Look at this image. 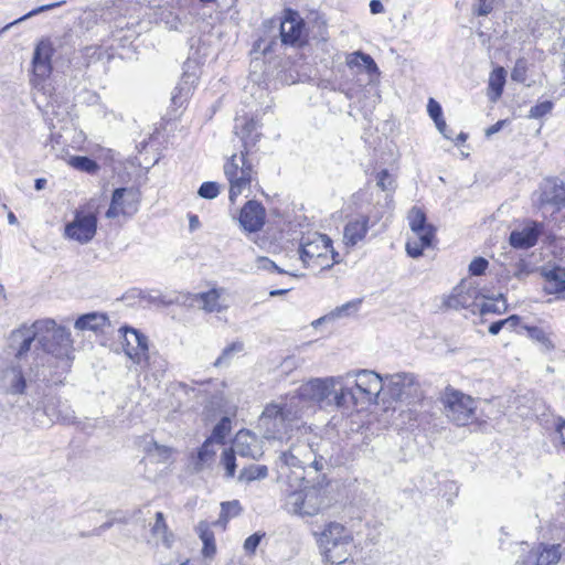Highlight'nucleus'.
<instances>
[{
	"label": "nucleus",
	"instance_id": "nucleus-1",
	"mask_svg": "<svg viewBox=\"0 0 565 565\" xmlns=\"http://www.w3.org/2000/svg\"><path fill=\"white\" fill-rule=\"evenodd\" d=\"M260 125L254 117L239 116L235 118L234 134L238 138L239 153H234L224 163V174L230 183L228 199L232 203L248 188L253 181H257L255 166L259 162L258 147L263 134Z\"/></svg>",
	"mask_w": 565,
	"mask_h": 565
},
{
	"label": "nucleus",
	"instance_id": "nucleus-2",
	"mask_svg": "<svg viewBox=\"0 0 565 565\" xmlns=\"http://www.w3.org/2000/svg\"><path fill=\"white\" fill-rule=\"evenodd\" d=\"M342 377L339 392L334 395L338 411L342 414L365 409L375 403L381 392L384 391L383 377L374 371H350Z\"/></svg>",
	"mask_w": 565,
	"mask_h": 565
},
{
	"label": "nucleus",
	"instance_id": "nucleus-3",
	"mask_svg": "<svg viewBox=\"0 0 565 565\" xmlns=\"http://www.w3.org/2000/svg\"><path fill=\"white\" fill-rule=\"evenodd\" d=\"M342 376L315 377L301 384L294 394L288 395L289 401L305 415L308 411H315L318 406L321 409L329 407L338 409L334 401L335 387L341 385Z\"/></svg>",
	"mask_w": 565,
	"mask_h": 565
},
{
	"label": "nucleus",
	"instance_id": "nucleus-4",
	"mask_svg": "<svg viewBox=\"0 0 565 565\" xmlns=\"http://www.w3.org/2000/svg\"><path fill=\"white\" fill-rule=\"evenodd\" d=\"M316 536L326 562L331 565H352L348 563L353 548V534L350 529L339 522H329Z\"/></svg>",
	"mask_w": 565,
	"mask_h": 565
},
{
	"label": "nucleus",
	"instance_id": "nucleus-5",
	"mask_svg": "<svg viewBox=\"0 0 565 565\" xmlns=\"http://www.w3.org/2000/svg\"><path fill=\"white\" fill-rule=\"evenodd\" d=\"M302 416L299 408L286 397L280 403L268 404L259 417L258 425L265 438L281 440L288 437Z\"/></svg>",
	"mask_w": 565,
	"mask_h": 565
},
{
	"label": "nucleus",
	"instance_id": "nucleus-6",
	"mask_svg": "<svg viewBox=\"0 0 565 565\" xmlns=\"http://www.w3.org/2000/svg\"><path fill=\"white\" fill-rule=\"evenodd\" d=\"M299 255L306 267L329 269L340 263V255L333 248V242L327 234L315 233L312 237H302Z\"/></svg>",
	"mask_w": 565,
	"mask_h": 565
},
{
	"label": "nucleus",
	"instance_id": "nucleus-7",
	"mask_svg": "<svg viewBox=\"0 0 565 565\" xmlns=\"http://www.w3.org/2000/svg\"><path fill=\"white\" fill-rule=\"evenodd\" d=\"M53 327V319H41L13 330L9 337V348L14 352V358L20 363L29 362L30 356L33 359L40 352V333Z\"/></svg>",
	"mask_w": 565,
	"mask_h": 565
},
{
	"label": "nucleus",
	"instance_id": "nucleus-8",
	"mask_svg": "<svg viewBox=\"0 0 565 565\" xmlns=\"http://www.w3.org/2000/svg\"><path fill=\"white\" fill-rule=\"evenodd\" d=\"M40 338V352L34 358L40 361H53L57 358L74 359L73 339L70 330L58 327L54 321V327L42 331Z\"/></svg>",
	"mask_w": 565,
	"mask_h": 565
},
{
	"label": "nucleus",
	"instance_id": "nucleus-9",
	"mask_svg": "<svg viewBox=\"0 0 565 565\" xmlns=\"http://www.w3.org/2000/svg\"><path fill=\"white\" fill-rule=\"evenodd\" d=\"M440 399L446 416L457 426H466L473 419L476 402L471 396L447 386Z\"/></svg>",
	"mask_w": 565,
	"mask_h": 565
},
{
	"label": "nucleus",
	"instance_id": "nucleus-10",
	"mask_svg": "<svg viewBox=\"0 0 565 565\" xmlns=\"http://www.w3.org/2000/svg\"><path fill=\"white\" fill-rule=\"evenodd\" d=\"M324 505L323 489L317 486H306L298 491H292L286 500L288 512L299 516L317 515Z\"/></svg>",
	"mask_w": 565,
	"mask_h": 565
},
{
	"label": "nucleus",
	"instance_id": "nucleus-11",
	"mask_svg": "<svg viewBox=\"0 0 565 565\" xmlns=\"http://www.w3.org/2000/svg\"><path fill=\"white\" fill-rule=\"evenodd\" d=\"M73 360L71 358H57L53 361H40L33 358L26 373L30 380L42 382L46 385H61L71 371Z\"/></svg>",
	"mask_w": 565,
	"mask_h": 565
},
{
	"label": "nucleus",
	"instance_id": "nucleus-12",
	"mask_svg": "<svg viewBox=\"0 0 565 565\" xmlns=\"http://www.w3.org/2000/svg\"><path fill=\"white\" fill-rule=\"evenodd\" d=\"M264 25L278 26L280 41L285 46L300 47L306 43L305 21L294 9H285L282 19L268 20Z\"/></svg>",
	"mask_w": 565,
	"mask_h": 565
},
{
	"label": "nucleus",
	"instance_id": "nucleus-13",
	"mask_svg": "<svg viewBox=\"0 0 565 565\" xmlns=\"http://www.w3.org/2000/svg\"><path fill=\"white\" fill-rule=\"evenodd\" d=\"M384 390L394 401L414 404L423 398V391L413 373H395L383 377Z\"/></svg>",
	"mask_w": 565,
	"mask_h": 565
},
{
	"label": "nucleus",
	"instance_id": "nucleus-14",
	"mask_svg": "<svg viewBox=\"0 0 565 565\" xmlns=\"http://www.w3.org/2000/svg\"><path fill=\"white\" fill-rule=\"evenodd\" d=\"M53 44L49 40H41L33 52L32 78L34 88L45 92V82L52 73Z\"/></svg>",
	"mask_w": 565,
	"mask_h": 565
},
{
	"label": "nucleus",
	"instance_id": "nucleus-15",
	"mask_svg": "<svg viewBox=\"0 0 565 565\" xmlns=\"http://www.w3.org/2000/svg\"><path fill=\"white\" fill-rule=\"evenodd\" d=\"M42 413L50 425L58 423L62 425H79L75 413L67 402L56 395H44L43 399L36 406L34 415Z\"/></svg>",
	"mask_w": 565,
	"mask_h": 565
},
{
	"label": "nucleus",
	"instance_id": "nucleus-16",
	"mask_svg": "<svg viewBox=\"0 0 565 565\" xmlns=\"http://www.w3.org/2000/svg\"><path fill=\"white\" fill-rule=\"evenodd\" d=\"M200 64L201 62L194 56H189L183 63L181 79L175 86L171 97V102L174 106L181 107L192 94V90L199 81Z\"/></svg>",
	"mask_w": 565,
	"mask_h": 565
},
{
	"label": "nucleus",
	"instance_id": "nucleus-17",
	"mask_svg": "<svg viewBox=\"0 0 565 565\" xmlns=\"http://www.w3.org/2000/svg\"><path fill=\"white\" fill-rule=\"evenodd\" d=\"M139 192L134 188H117L114 190L106 217L115 218L119 215L131 216L138 211Z\"/></svg>",
	"mask_w": 565,
	"mask_h": 565
},
{
	"label": "nucleus",
	"instance_id": "nucleus-18",
	"mask_svg": "<svg viewBox=\"0 0 565 565\" xmlns=\"http://www.w3.org/2000/svg\"><path fill=\"white\" fill-rule=\"evenodd\" d=\"M97 231V216L94 213L76 212L74 220L65 225L64 234L67 238L81 244L90 242Z\"/></svg>",
	"mask_w": 565,
	"mask_h": 565
},
{
	"label": "nucleus",
	"instance_id": "nucleus-19",
	"mask_svg": "<svg viewBox=\"0 0 565 565\" xmlns=\"http://www.w3.org/2000/svg\"><path fill=\"white\" fill-rule=\"evenodd\" d=\"M237 221L241 230L247 234L258 233L266 223V209L257 200H248L239 210Z\"/></svg>",
	"mask_w": 565,
	"mask_h": 565
},
{
	"label": "nucleus",
	"instance_id": "nucleus-20",
	"mask_svg": "<svg viewBox=\"0 0 565 565\" xmlns=\"http://www.w3.org/2000/svg\"><path fill=\"white\" fill-rule=\"evenodd\" d=\"M539 207L552 214L565 207V184L558 179H547L541 186Z\"/></svg>",
	"mask_w": 565,
	"mask_h": 565
},
{
	"label": "nucleus",
	"instance_id": "nucleus-21",
	"mask_svg": "<svg viewBox=\"0 0 565 565\" xmlns=\"http://www.w3.org/2000/svg\"><path fill=\"white\" fill-rule=\"evenodd\" d=\"M119 332L124 338L122 347L126 355L135 364L141 365V360L149 349L148 338L141 331L129 326H122Z\"/></svg>",
	"mask_w": 565,
	"mask_h": 565
},
{
	"label": "nucleus",
	"instance_id": "nucleus-22",
	"mask_svg": "<svg viewBox=\"0 0 565 565\" xmlns=\"http://www.w3.org/2000/svg\"><path fill=\"white\" fill-rule=\"evenodd\" d=\"M561 544H544L531 548L521 559L523 565H556L561 559Z\"/></svg>",
	"mask_w": 565,
	"mask_h": 565
},
{
	"label": "nucleus",
	"instance_id": "nucleus-23",
	"mask_svg": "<svg viewBox=\"0 0 565 565\" xmlns=\"http://www.w3.org/2000/svg\"><path fill=\"white\" fill-rule=\"evenodd\" d=\"M233 449L241 457L258 459L263 456V447L258 437L247 429H241L234 440Z\"/></svg>",
	"mask_w": 565,
	"mask_h": 565
},
{
	"label": "nucleus",
	"instance_id": "nucleus-24",
	"mask_svg": "<svg viewBox=\"0 0 565 565\" xmlns=\"http://www.w3.org/2000/svg\"><path fill=\"white\" fill-rule=\"evenodd\" d=\"M543 228L544 226L542 223L534 221L521 231H512L509 236V243L513 248L529 249L536 245L543 233Z\"/></svg>",
	"mask_w": 565,
	"mask_h": 565
},
{
	"label": "nucleus",
	"instance_id": "nucleus-25",
	"mask_svg": "<svg viewBox=\"0 0 565 565\" xmlns=\"http://www.w3.org/2000/svg\"><path fill=\"white\" fill-rule=\"evenodd\" d=\"M345 63L352 71L356 70V72H365L370 82H373L380 76V70L374 58L362 51H355L348 54Z\"/></svg>",
	"mask_w": 565,
	"mask_h": 565
},
{
	"label": "nucleus",
	"instance_id": "nucleus-26",
	"mask_svg": "<svg viewBox=\"0 0 565 565\" xmlns=\"http://www.w3.org/2000/svg\"><path fill=\"white\" fill-rule=\"evenodd\" d=\"M74 327L79 331L104 332L105 328L110 327V321L106 313L93 311L81 315L75 320Z\"/></svg>",
	"mask_w": 565,
	"mask_h": 565
},
{
	"label": "nucleus",
	"instance_id": "nucleus-27",
	"mask_svg": "<svg viewBox=\"0 0 565 565\" xmlns=\"http://www.w3.org/2000/svg\"><path fill=\"white\" fill-rule=\"evenodd\" d=\"M369 216H360L349 221L343 231L345 245L354 246L362 241L369 231Z\"/></svg>",
	"mask_w": 565,
	"mask_h": 565
},
{
	"label": "nucleus",
	"instance_id": "nucleus-28",
	"mask_svg": "<svg viewBox=\"0 0 565 565\" xmlns=\"http://www.w3.org/2000/svg\"><path fill=\"white\" fill-rule=\"evenodd\" d=\"M141 370L151 374L154 380L163 377L168 369V361L157 351H147L141 360Z\"/></svg>",
	"mask_w": 565,
	"mask_h": 565
},
{
	"label": "nucleus",
	"instance_id": "nucleus-29",
	"mask_svg": "<svg viewBox=\"0 0 565 565\" xmlns=\"http://www.w3.org/2000/svg\"><path fill=\"white\" fill-rule=\"evenodd\" d=\"M545 278L544 291L548 295H556L565 292V268L555 266L552 269L544 271Z\"/></svg>",
	"mask_w": 565,
	"mask_h": 565
},
{
	"label": "nucleus",
	"instance_id": "nucleus-30",
	"mask_svg": "<svg viewBox=\"0 0 565 565\" xmlns=\"http://www.w3.org/2000/svg\"><path fill=\"white\" fill-rule=\"evenodd\" d=\"M195 532L203 543L202 555L205 558H212L216 553V544L211 524L206 521H200L195 526Z\"/></svg>",
	"mask_w": 565,
	"mask_h": 565
},
{
	"label": "nucleus",
	"instance_id": "nucleus-31",
	"mask_svg": "<svg viewBox=\"0 0 565 565\" xmlns=\"http://www.w3.org/2000/svg\"><path fill=\"white\" fill-rule=\"evenodd\" d=\"M478 290L472 287L466 288L463 284L458 285L449 298V306L454 308H468L473 303Z\"/></svg>",
	"mask_w": 565,
	"mask_h": 565
},
{
	"label": "nucleus",
	"instance_id": "nucleus-32",
	"mask_svg": "<svg viewBox=\"0 0 565 565\" xmlns=\"http://www.w3.org/2000/svg\"><path fill=\"white\" fill-rule=\"evenodd\" d=\"M306 444L292 446L289 450L282 451L280 455V460L284 465L288 467L295 468H306L307 467V457H305Z\"/></svg>",
	"mask_w": 565,
	"mask_h": 565
},
{
	"label": "nucleus",
	"instance_id": "nucleus-33",
	"mask_svg": "<svg viewBox=\"0 0 565 565\" xmlns=\"http://www.w3.org/2000/svg\"><path fill=\"white\" fill-rule=\"evenodd\" d=\"M324 445V443H321L317 445L306 444L305 446V457H307L308 461L307 467L313 468L315 471H322L329 466L327 458L320 454Z\"/></svg>",
	"mask_w": 565,
	"mask_h": 565
},
{
	"label": "nucleus",
	"instance_id": "nucleus-34",
	"mask_svg": "<svg viewBox=\"0 0 565 565\" xmlns=\"http://www.w3.org/2000/svg\"><path fill=\"white\" fill-rule=\"evenodd\" d=\"M361 303H362L361 299H353L351 301H348V302L337 307L329 315H326V316L317 319L313 322V326L317 327L318 324H321L324 321L334 320L337 318H342V317H349L353 313H356L360 309Z\"/></svg>",
	"mask_w": 565,
	"mask_h": 565
},
{
	"label": "nucleus",
	"instance_id": "nucleus-35",
	"mask_svg": "<svg viewBox=\"0 0 565 565\" xmlns=\"http://www.w3.org/2000/svg\"><path fill=\"white\" fill-rule=\"evenodd\" d=\"M409 227L416 233V235H423L424 233L431 231L433 236H435L436 228L427 223V217L424 211L418 207H413L409 213Z\"/></svg>",
	"mask_w": 565,
	"mask_h": 565
},
{
	"label": "nucleus",
	"instance_id": "nucleus-36",
	"mask_svg": "<svg viewBox=\"0 0 565 565\" xmlns=\"http://www.w3.org/2000/svg\"><path fill=\"white\" fill-rule=\"evenodd\" d=\"M218 298H220V295L215 289L195 294V295H192L189 297V299L191 300V305L196 302L206 312L218 311Z\"/></svg>",
	"mask_w": 565,
	"mask_h": 565
},
{
	"label": "nucleus",
	"instance_id": "nucleus-37",
	"mask_svg": "<svg viewBox=\"0 0 565 565\" xmlns=\"http://www.w3.org/2000/svg\"><path fill=\"white\" fill-rule=\"evenodd\" d=\"M418 242H407L406 243V253L412 258H418L423 255L425 248L431 246L435 236H433L431 231L424 233L423 235H417Z\"/></svg>",
	"mask_w": 565,
	"mask_h": 565
},
{
	"label": "nucleus",
	"instance_id": "nucleus-38",
	"mask_svg": "<svg viewBox=\"0 0 565 565\" xmlns=\"http://www.w3.org/2000/svg\"><path fill=\"white\" fill-rule=\"evenodd\" d=\"M9 386L8 391L11 394H23L26 388V377L22 365L13 366L8 374Z\"/></svg>",
	"mask_w": 565,
	"mask_h": 565
},
{
	"label": "nucleus",
	"instance_id": "nucleus-39",
	"mask_svg": "<svg viewBox=\"0 0 565 565\" xmlns=\"http://www.w3.org/2000/svg\"><path fill=\"white\" fill-rule=\"evenodd\" d=\"M67 163L75 170L88 174H96L99 171V164L87 156H71Z\"/></svg>",
	"mask_w": 565,
	"mask_h": 565
},
{
	"label": "nucleus",
	"instance_id": "nucleus-40",
	"mask_svg": "<svg viewBox=\"0 0 565 565\" xmlns=\"http://www.w3.org/2000/svg\"><path fill=\"white\" fill-rule=\"evenodd\" d=\"M507 81V71L502 66L495 67L489 77V88L494 94V98L502 95Z\"/></svg>",
	"mask_w": 565,
	"mask_h": 565
},
{
	"label": "nucleus",
	"instance_id": "nucleus-41",
	"mask_svg": "<svg viewBox=\"0 0 565 565\" xmlns=\"http://www.w3.org/2000/svg\"><path fill=\"white\" fill-rule=\"evenodd\" d=\"M232 429V420L228 416H223L213 427L211 435L207 437L213 443L224 444L227 435Z\"/></svg>",
	"mask_w": 565,
	"mask_h": 565
},
{
	"label": "nucleus",
	"instance_id": "nucleus-42",
	"mask_svg": "<svg viewBox=\"0 0 565 565\" xmlns=\"http://www.w3.org/2000/svg\"><path fill=\"white\" fill-rule=\"evenodd\" d=\"M242 505L238 500L225 501L221 503V513L216 524H226L231 518L239 515Z\"/></svg>",
	"mask_w": 565,
	"mask_h": 565
},
{
	"label": "nucleus",
	"instance_id": "nucleus-43",
	"mask_svg": "<svg viewBox=\"0 0 565 565\" xmlns=\"http://www.w3.org/2000/svg\"><path fill=\"white\" fill-rule=\"evenodd\" d=\"M213 441L206 438L204 443L198 448L196 459H195V468L198 470L202 469L203 465L213 458L215 455V450L213 449Z\"/></svg>",
	"mask_w": 565,
	"mask_h": 565
},
{
	"label": "nucleus",
	"instance_id": "nucleus-44",
	"mask_svg": "<svg viewBox=\"0 0 565 565\" xmlns=\"http://www.w3.org/2000/svg\"><path fill=\"white\" fill-rule=\"evenodd\" d=\"M65 2L64 1H58V2H53V3H49V4H43V6H40V7H36L34 9H32L31 11H29L28 13H25L24 15L20 17L19 19L14 20L13 22L7 24L1 31L0 33L9 30L12 25L14 24H18L22 21H25L32 17H35L42 12H45V11H50V10H53L55 8H58L61 7L62 4H64Z\"/></svg>",
	"mask_w": 565,
	"mask_h": 565
},
{
	"label": "nucleus",
	"instance_id": "nucleus-45",
	"mask_svg": "<svg viewBox=\"0 0 565 565\" xmlns=\"http://www.w3.org/2000/svg\"><path fill=\"white\" fill-rule=\"evenodd\" d=\"M268 468L264 465H250L241 471L239 479L246 481H255L266 478Z\"/></svg>",
	"mask_w": 565,
	"mask_h": 565
},
{
	"label": "nucleus",
	"instance_id": "nucleus-46",
	"mask_svg": "<svg viewBox=\"0 0 565 565\" xmlns=\"http://www.w3.org/2000/svg\"><path fill=\"white\" fill-rule=\"evenodd\" d=\"M151 531L154 535L161 534L163 537V543L168 547L171 546V541H170L169 536H172V534L169 532V527L166 522L164 514L162 512L156 513V522H154Z\"/></svg>",
	"mask_w": 565,
	"mask_h": 565
},
{
	"label": "nucleus",
	"instance_id": "nucleus-47",
	"mask_svg": "<svg viewBox=\"0 0 565 565\" xmlns=\"http://www.w3.org/2000/svg\"><path fill=\"white\" fill-rule=\"evenodd\" d=\"M105 51L98 45H89L79 52V57L84 61V66L88 67L92 63L99 61Z\"/></svg>",
	"mask_w": 565,
	"mask_h": 565
},
{
	"label": "nucleus",
	"instance_id": "nucleus-48",
	"mask_svg": "<svg viewBox=\"0 0 565 565\" xmlns=\"http://www.w3.org/2000/svg\"><path fill=\"white\" fill-rule=\"evenodd\" d=\"M236 455H237V452L233 448L225 449L222 452L221 463L225 469V475L227 478H233L235 476V471H236V467H237L236 466Z\"/></svg>",
	"mask_w": 565,
	"mask_h": 565
},
{
	"label": "nucleus",
	"instance_id": "nucleus-49",
	"mask_svg": "<svg viewBox=\"0 0 565 565\" xmlns=\"http://www.w3.org/2000/svg\"><path fill=\"white\" fill-rule=\"evenodd\" d=\"M244 345L242 342H233L223 349L221 355L214 362L215 366L227 365L233 355L243 350Z\"/></svg>",
	"mask_w": 565,
	"mask_h": 565
},
{
	"label": "nucleus",
	"instance_id": "nucleus-50",
	"mask_svg": "<svg viewBox=\"0 0 565 565\" xmlns=\"http://www.w3.org/2000/svg\"><path fill=\"white\" fill-rule=\"evenodd\" d=\"M220 192L221 185L217 182L205 181L200 185L198 195L205 200H213L218 196Z\"/></svg>",
	"mask_w": 565,
	"mask_h": 565
},
{
	"label": "nucleus",
	"instance_id": "nucleus-51",
	"mask_svg": "<svg viewBox=\"0 0 565 565\" xmlns=\"http://www.w3.org/2000/svg\"><path fill=\"white\" fill-rule=\"evenodd\" d=\"M527 76V61L520 57L515 61L514 67L511 71V79L518 83H524Z\"/></svg>",
	"mask_w": 565,
	"mask_h": 565
},
{
	"label": "nucleus",
	"instance_id": "nucleus-52",
	"mask_svg": "<svg viewBox=\"0 0 565 565\" xmlns=\"http://www.w3.org/2000/svg\"><path fill=\"white\" fill-rule=\"evenodd\" d=\"M529 337L540 343H542L546 349H552L554 345L552 344V341L550 340L548 335L545 333V331L536 326L532 327H525Z\"/></svg>",
	"mask_w": 565,
	"mask_h": 565
},
{
	"label": "nucleus",
	"instance_id": "nucleus-53",
	"mask_svg": "<svg viewBox=\"0 0 565 565\" xmlns=\"http://www.w3.org/2000/svg\"><path fill=\"white\" fill-rule=\"evenodd\" d=\"M553 107L554 103L552 100L540 102L535 104L533 107H531L529 117L534 119L542 118L548 113H551Z\"/></svg>",
	"mask_w": 565,
	"mask_h": 565
},
{
	"label": "nucleus",
	"instance_id": "nucleus-54",
	"mask_svg": "<svg viewBox=\"0 0 565 565\" xmlns=\"http://www.w3.org/2000/svg\"><path fill=\"white\" fill-rule=\"evenodd\" d=\"M376 185L382 191H393L394 190V179L390 174L387 169H382L376 173Z\"/></svg>",
	"mask_w": 565,
	"mask_h": 565
},
{
	"label": "nucleus",
	"instance_id": "nucleus-55",
	"mask_svg": "<svg viewBox=\"0 0 565 565\" xmlns=\"http://www.w3.org/2000/svg\"><path fill=\"white\" fill-rule=\"evenodd\" d=\"M495 300H502V308H500L495 303L483 302V303H481L480 309H479L480 313L483 316V315H488V313H499L500 315V313L504 312L508 308L504 296L502 294H500Z\"/></svg>",
	"mask_w": 565,
	"mask_h": 565
},
{
	"label": "nucleus",
	"instance_id": "nucleus-56",
	"mask_svg": "<svg viewBox=\"0 0 565 565\" xmlns=\"http://www.w3.org/2000/svg\"><path fill=\"white\" fill-rule=\"evenodd\" d=\"M489 262L481 256L475 257L469 264V274L471 276H481L486 273Z\"/></svg>",
	"mask_w": 565,
	"mask_h": 565
},
{
	"label": "nucleus",
	"instance_id": "nucleus-57",
	"mask_svg": "<svg viewBox=\"0 0 565 565\" xmlns=\"http://www.w3.org/2000/svg\"><path fill=\"white\" fill-rule=\"evenodd\" d=\"M265 536V533L255 532L249 535L244 542V550L247 554H254L259 546L262 539Z\"/></svg>",
	"mask_w": 565,
	"mask_h": 565
},
{
	"label": "nucleus",
	"instance_id": "nucleus-58",
	"mask_svg": "<svg viewBox=\"0 0 565 565\" xmlns=\"http://www.w3.org/2000/svg\"><path fill=\"white\" fill-rule=\"evenodd\" d=\"M427 111L429 117L434 120L436 124L437 121H441L444 119L443 117V108L440 104L435 100L434 98H429L427 104Z\"/></svg>",
	"mask_w": 565,
	"mask_h": 565
},
{
	"label": "nucleus",
	"instance_id": "nucleus-59",
	"mask_svg": "<svg viewBox=\"0 0 565 565\" xmlns=\"http://www.w3.org/2000/svg\"><path fill=\"white\" fill-rule=\"evenodd\" d=\"M493 10V0H477L473 6V13L478 17H486Z\"/></svg>",
	"mask_w": 565,
	"mask_h": 565
},
{
	"label": "nucleus",
	"instance_id": "nucleus-60",
	"mask_svg": "<svg viewBox=\"0 0 565 565\" xmlns=\"http://www.w3.org/2000/svg\"><path fill=\"white\" fill-rule=\"evenodd\" d=\"M275 40H270L269 42L266 43V41L264 39H259L257 40L255 43H254V50L255 51H262L264 55L268 54V53H271L274 51V44H275Z\"/></svg>",
	"mask_w": 565,
	"mask_h": 565
},
{
	"label": "nucleus",
	"instance_id": "nucleus-61",
	"mask_svg": "<svg viewBox=\"0 0 565 565\" xmlns=\"http://www.w3.org/2000/svg\"><path fill=\"white\" fill-rule=\"evenodd\" d=\"M147 299L150 303H153L156 306H161V307H169L178 301V300H173V299H167L164 296H162L160 294H158L156 296L149 295Z\"/></svg>",
	"mask_w": 565,
	"mask_h": 565
},
{
	"label": "nucleus",
	"instance_id": "nucleus-62",
	"mask_svg": "<svg viewBox=\"0 0 565 565\" xmlns=\"http://www.w3.org/2000/svg\"><path fill=\"white\" fill-rule=\"evenodd\" d=\"M114 525V520H110V521H107L105 523H103L100 526L94 529L92 532L89 533H83L82 536H100L103 533H105L106 531H108L111 526Z\"/></svg>",
	"mask_w": 565,
	"mask_h": 565
},
{
	"label": "nucleus",
	"instance_id": "nucleus-63",
	"mask_svg": "<svg viewBox=\"0 0 565 565\" xmlns=\"http://www.w3.org/2000/svg\"><path fill=\"white\" fill-rule=\"evenodd\" d=\"M436 127L438 129V131L446 138V139H450L452 140L454 139V132L450 128L447 127L446 125V121L445 119H443L441 121H437L436 124Z\"/></svg>",
	"mask_w": 565,
	"mask_h": 565
},
{
	"label": "nucleus",
	"instance_id": "nucleus-64",
	"mask_svg": "<svg viewBox=\"0 0 565 565\" xmlns=\"http://www.w3.org/2000/svg\"><path fill=\"white\" fill-rule=\"evenodd\" d=\"M258 268L271 271L276 268V264L268 257H258Z\"/></svg>",
	"mask_w": 565,
	"mask_h": 565
}]
</instances>
